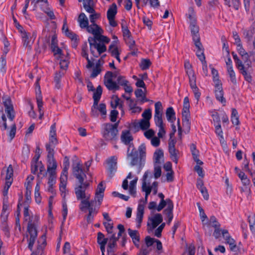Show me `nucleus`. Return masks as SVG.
<instances>
[{"label":"nucleus","mask_w":255,"mask_h":255,"mask_svg":"<svg viewBox=\"0 0 255 255\" xmlns=\"http://www.w3.org/2000/svg\"><path fill=\"white\" fill-rule=\"evenodd\" d=\"M255 34V21L252 24L249 29H245L243 31L244 38L247 40V42L250 43L253 36Z\"/></svg>","instance_id":"nucleus-20"},{"label":"nucleus","mask_w":255,"mask_h":255,"mask_svg":"<svg viewBox=\"0 0 255 255\" xmlns=\"http://www.w3.org/2000/svg\"><path fill=\"white\" fill-rule=\"evenodd\" d=\"M117 13V5L116 3H114L111 5H110L107 13V18L109 21V24L113 27H116L117 25V23L115 20Z\"/></svg>","instance_id":"nucleus-10"},{"label":"nucleus","mask_w":255,"mask_h":255,"mask_svg":"<svg viewBox=\"0 0 255 255\" xmlns=\"http://www.w3.org/2000/svg\"><path fill=\"white\" fill-rule=\"evenodd\" d=\"M175 113L172 107H169L167 109L166 112V116L167 120L171 123H173L175 120Z\"/></svg>","instance_id":"nucleus-37"},{"label":"nucleus","mask_w":255,"mask_h":255,"mask_svg":"<svg viewBox=\"0 0 255 255\" xmlns=\"http://www.w3.org/2000/svg\"><path fill=\"white\" fill-rule=\"evenodd\" d=\"M53 145L50 144H47L46 145V150L48 152L47 158H54V150L52 147Z\"/></svg>","instance_id":"nucleus-59"},{"label":"nucleus","mask_w":255,"mask_h":255,"mask_svg":"<svg viewBox=\"0 0 255 255\" xmlns=\"http://www.w3.org/2000/svg\"><path fill=\"white\" fill-rule=\"evenodd\" d=\"M227 73L230 77V79L231 82L234 84H237V79L236 77L235 72L233 69V68H230L229 69H227Z\"/></svg>","instance_id":"nucleus-46"},{"label":"nucleus","mask_w":255,"mask_h":255,"mask_svg":"<svg viewBox=\"0 0 255 255\" xmlns=\"http://www.w3.org/2000/svg\"><path fill=\"white\" fill-rule=\"evenodd\" d=\"M94 110H98L101 113L102 116L105 117L107 114L106 107L105 104L101 103L99 105H98V107H97L96 108H94V107H93L92 110V114L94 116H95L94 114Z\"/></svg>","instance_id":"nucleus-43"},{"label":"nucleus","mask_w":255,"mask_h":255,"mask_svg":"<svg viewBox=\"0 0 255 255\" xmlns=\"http://www.w3.org/2000/svg\"><path fill=\"white\" fill-rule=\"evenodd\" d=\"M49 174L48 184L53 185L55 184L56 178V172L48 173Z\"/></svg>","instance_id":"nucleus-57"},{"label":"nucleus","mask_w":255,"mask_h":255,"mask_svg":"<svg viewBox=\"0 0 255 255\" xmlns=\"http://www.w3.org/2000/svg\"><path fill=\"white\" fill-rule=\"evenodd\" d=\"M24 218L25 221H28L27 233L23 240L26 238L28 243V248L32 251L33 245L37 237V230L36 224L38 222V217L37 216H30L28 210V205H24Z\"/></svg>","instance_id":"nucleus-2"},{"label":"nucleus","mask_w":255,"mask_h":255,"mask_svg":"<svg viewBox=\"0 0 255 255\" xmlns=\"http://www.w3.org/2000/svg\"><path fill=\"white\" fill-rule=\"evenodd\" d=\"M86 206V207L83 209H80L84 212H86L87 211H88L89 213L86 217V220L88 223H91L93 220L94 215L98 213L100 206H98V205L96 204V201H92L91 204Z\"/></svg>","instance_id":"nucleus-6"},{"label":"nucleus","mask_w":255,"mask_h":255,"mask_svg":"<svg viewBox=\"0 0 255 255\" xmlns=\"http://www.w3.org/2000/svg\"><path fill=\"white\" fill-rule=\"evenodd\" d=\"M102 94V88L101 86H98L96 89L95 92H94L93 94V99H94V104L93 107L94 108H96L98 107V102L101 98V95Z\"/></svg>","instance_id":"nucleus-28"},{"label":"nucleus","mask_w":255,"mask_h":255,"mask_svg":"<svg viewBox=\"0 0 255 255\" xmlns=\"http://www.w3.org/2000/svg\"><path fill=\"white\" fill-rule=\"evenodd\" d=\"M137 155V151L134 148L132 144L128 145L127 150V158H129L130 157Z\"/></svg>","instance_id":"nucleus-44"},{"label":"nucleus","mask_w":255,"mask_h":255,"mask_svg":"<svg viewBox=\"0 0 255 255\" xmlns=\"http://www.w3.org/2000/svg\"><path fill=\"white\" fill-rule=\"evenodd\" d=\"M36 90V99L37 101V107L38 108H42V97L41 94L40 86L39 85H37Z\"/></svg>","instance_id":"nucleus-40"},{"label":"nucleus","mask_w":255,"mask_h":255,"mask_svg":"<svg viewBox=\"0 0 255 255\" xmlns=\"http://www.w3.org/2000/svg\"><path fill=\"white\" fill-rule=\"evenodd\" d=\"M118 158L115 156H111L107 159V162L108 164V172L111 177H112L113 173L116 171L117 167Z\"/></svg>","instance_id":"nucleus-17"},{"label":"nucleus","mask_w":255,"mask_h":255,"mask_svg":"<svg viewBox=\"0 0 255 255\" xmlns=\"http://www.w3.org/2000/svg\"><path fill=\"white\" fill-rule=\"evenodd\" d=\"M72 170L74 175L79 182H82L84 181L86 175L83 172L82 166L80 162H77L74 163L72 165Z\"/></svg>","instance_id":"nucleus-9"},{"label":"nucleus","mask_w":255,"mask_h":255,"mask_svg":"<svg viewBox=\"0 0 255 255\" xmlns=\"http://www.w3.org/2000/svg\"><path fill=\"white\" fill-rule=\"evenodd\" d=\"M2 174L5 172V185L3 189V194L4 196L7 195L8 190L13 181V170L11 165H9L6 169L3 168Z\"/></svg>","instance_id":"nucleus-5"},{"label":"nucleus","mask_w":255,"mask_h":255,"mask_svg":"<svg viewBox=\"0 0 255 255\" xmlns=\"http://www.w3.org/2000/svg\"><path fill=\"white\" fill-rule=\"evenodd\" d=\"M83 7L87 12L93 13L95 9L93 8V1L92 0H83Z\"/></svg>","instance_id":"nucleus-34"},{"label":"nucleus","mask_w":255,"mask_h":255,"mask_svg":"<svg viewBox=\"0 0 255 255\" xmlns=\"http://www.w3.org/2000/svg\"><path fill=\"white\" fill-rule=\"evenodd\" d=\"M194 44L197 49L196 51V55L199 59L201 61V62L206 61L205 56L204 54V48L202 43L200 42H198L194 43Z\"/></svg>","instance_id":"nucleus-24"},{"label":"nucleus","mask_w":255,"mask_h":255,"mask_svg":"<svg viewBox=\"0 0 255 255\" xmlns=\"http://www.w3.org/2000/svg\"><path fill=\"white\" fill-rule=\"evenodd\" d=\"M163 156V151L160 149L156 150L154 153V158L155 163H160V159Z\"/></svg>","instance_id":"nucleus-47"},{"label":"nucleus","mask_w":255,"mask_h":255,"mask_svg":"<svg viewBox=\"0 0 255 255\" xmlns=\"http://www.w3.org/2000/svg\"><path fill=\"white\" fill-rule=\"evenodd\" d=\"M57 165V162L54 158H47V172L52 173L56 172Z\"/></svg>","instance_id":"nucleus-26"},{"label":"nucleus","mask_w":255,"mask_h":255,"mask_svg":"<svg viewBox=\"0 0 255 255\" xmlns=\"http://www.w3.org/2000/svg\"><path fill=\"white\" fill-rule=\"evenodd\" d=\"M237 46V50L239 54L242 56V59L244 61V63L246 64L248 63V61H251L249 59V55L243 47L242 44Z\"/></svg>","instance_id":"nucleus-31"},{"label":"nucleus","mask_w":255,"mask_h":255,"mask_svg":"<svg viewBox=\"0 0 255 255\" xmlns=\"http://www.w3.org/2000/svg\"><path fill=\"white\" fill-rule=\"evenodd\" d=\"M226 243L229 245L230 250L232 251L236 252L237 251V246L235 244V241L233 239H228V240L226 241Z\"/></svg>","instance_id":"nucleus-60"},{"label":"nucleus","mask_w":255,"mask_h":255,"mask_svg":"<svg viewBox=\"0 0 255 255\" xmlns=\"http://www.w3.org/2000/svg\"><path fill=\"white\" fill-rule=\"evenodd\" d=\"M166 206H167V207L163 211V213L167 217H173V210L174 205L173 202L172 201H169L168 204Z\"/></svg>","instance_id":"nucleus-36"},{"label":"nucleus","mask_w":255,"mask_h":255,"mask_svg":"<svg viewBox=\"0 0 255 255\" xmlns=\"http://www.w3.org/2000/svg\"><path fill=\"white\" fill-rule=\"evenodd\" d=\"M158 196L161 199V201L158 206L156 207V210L158 211H160L166 206L167 204H168L169 201L172 200L169 198L164 200V196L162 193H159Z\"/></svg>","instance_id":"nucleus-33"},{"label":"nucleus","mask_w":255,"mask_h":255,"mask_svg":"<svg viewBox=\"0 0 255 255\" xmlns=\"http://www.w3.org/2000/svg\"><path fill=\"white\" fill-rule=\"evenodd\" d=\"M163 220L160 214H156L153 217L149 218L147 226H150L151 229L155 228Z\"/></svg>","instance_id":"nucleus-16"},{"label":"nucleus","mask_w":255,"mask_h":255,"mask_svg":"<svg viewBox=\"0 0 255 255\" xmlns=\"http://www.w3.org/2000/svg\"><path fill=\"white\" fill-rule=\"evenodd\" d=\"M116 41H113L110 45L108 49L109 52L113 56L118 54H120L121 50L118 47L117 44H115Z\"/></svg>","instance_id":"nucleus-38"},{"label":"nucleus","mask_w":255,"mask_h":255,"mask_svg":"<svg viewBox=\"0 0 255 255\" xmlns=\"http://www.w3.org/2000/svg\"><path fill=\"white\" fill-rule=\"evenodd\" d=\"M2 101L5 108V112L6 113L8 119L10 121H12L14 118V112L11 99L8 96H4L2 97Z\"/></svg>","instance_id":"nucleus-8"},{"label":"nucleus","mask_w":255,"mask_h":255,"mask_svg":"<svg viewBox=\"0 0 255 255\" xmlns=\"http://www.w3.org/2000/svg\"><path fill=\"white\" fill-rule=\"evenodd\" d=\"M138 152L140 160L143 159L146 156V146L144 143L141 144L138 148Z\"/></svg>","instance_id":"nucleus-51"},{"label":"nucleus","mask_w":255,"mask_h":255,"mask_svg":"<svg viewBox=\"0 0 255 255\" xmlns=\"http://www.w3.org/2000/svg\"><path fill=\"white\" fill-rule=\"evenodd\" d=\"M161 174V167L158 165H155L154 168V176L155 179L159 178Z\"/></svg>","instance_id":"nucleus-64"},{"label":"nucleus","mask_w":255,"mask_h":255,"mask_svg":"<svg viewBox=\"0 0 255 255\" xmlns=\"http://www.w3.org/2000/svg\"><path fill=\"white\" fill-rule=\"evenodd\" d=\"M187 15L189 18L190 24L196 23L195 13L193 7H190L189 8L188 13Z\"/></svg>","instance_id":"nucleus-42"},{"label":"nucleus","mask_w":255,"mask_h":255,"mask_svg":"<svg viewBox=\"0 0 255 255\" xmlns=\"http://www.w3.org/2000/svg\"><path fill=\"white\" fill-rule=\"evenodd\" d=\"M78 22H79L80 27L81 28H86L87 31L89 33V28L91 27H92L94 29L95 27H93L92 25L93 24H91L89 25V20L87 17L86 16L85 14L83 12L81 13L79 17L78 18ZM94 25H97L96 24H94Z\"/></svg>","instance_id":"nucleus-15"},{"label":"nucleus","mask_w":255,"mask_h":255,"mask_svg":"<svg viewBox=\"0 0 255 255\" xmlns=\"http://www.w3.org/2000/svg\"><path fill=\"white\" fill-rule=\"evenodd\" d=\"M95 27L94 29L92 27L89 28V33H92L93 37H89L88 41L90 44L91 54L95 57H98L102 53L107 51L105 44L110 41V39L102 35L104 30L98 25H93Z\"/></svg>","instance_id":"nucleus-1"},{"label":"nucleus","mask_w":255,"mask_h":255,"mask_svg":"<svg viewBox=\"0 0 255 255\" xmlns=\"http://www.w3.org/2000/svg\"><path fill=\"white\" fill-rule=\"evenodd\" d=\"M248 221L251 230L253 232H255V216L254 215L249 216Z\"/></svg>","instance_id":"nucleus-55"},{"label":"nucleus","mask_w":255,"mask_h":255,"mask_svg":"<svg viewBox=\"0 0 255 255\" xmlns=\"http://www.w3.org/2000/svg\"><path fill=\"white\" fill-rule=\"evenodd\" d=\"M176 141L174 139L171 138L169 140L168 142V150L170 153V158L173 162L175 163L178 162V151L175 149Z\"/></svg>","instance_id":"nucleus-12"},{"label":"nucleus","mask_w":255,"mask_h":255,"mask_svg":"<svg viewBox=\"0 0 255 255\" xmlns=\"http://www.w3.org/2000/svg\"><path fill=\"white\" fill-rule=\"evenodd\" d=\"M149 173V172L148 171H146L144 173V174L142 177V182L141 189H142V191L143 192H145L146 190H148V191L152 190V189L153 187H150L149 182H147V178L148 177Z\"/></svg>","instance_id":"nucleus-29"},{"label":"nucleus","mask_w":255,"mask_h":255,"mask_svg":"<svg viewBox=\"0 0 255 255\" xmlns=\"http://www.w3.org/2000/svg\"><path fill=\"white\" fill-rule=\"evenodd\" d=\"M211 72L213 75V79L215 85L222 84L219 79L218 72L214 68L211 67Z\"/></svg>","instance_id":"nucleus-45"},{"label":"nucleus","mask_w":255,"mask_h":255,"mask_svg":"<svg viewBox=\"0 0 255 255\" xmlns=\"http://www.w3.org/2000/svg\"><path fill=\"white\" fill-rule=\"evenodd\" d=\"M121 140L125 144H130V142L133 140V138L129 131L124 130L122 131Z\"/></svg>","instance_id":"nucleus-30"},{"label":"nucleus","mask_w":255,"mask_h":255,"mask_svg":"<svg viewBox=\"0 0 255 255\" xmlns=\"http://www.w3.org/2000/svg\"><path fill=\"white\" fill-rule=\"evenodd\" d=\"M142 1L145 5L149 2L150 6L154 8H158L160 5L158 0H142Z\"/></svg>","instance_id":"nucleus-52"},{"label":"nucleus","mask_w":255,"mask_h":255,"mask_svg":"<svg viewBox=\"0 0 255 255\" xmlns=\"http://www.w3.org/2000/svg\"><path fill=\"white\" fill-rule=\"evenodd\" d=\"M127 43L130 49L132 51L131 53L132 55H135L136 48L135 46V41L131 38L128 39H126Z\"/></svg>","instance_id":"nucleus-49"},{"label":"nucleus","mask_w":255,"mask_h":255,"mask_svg":"<svg viewBox=\"0 0 255 255\" xmlns=\"http://www.w3.org/2000/svg\"><path fill=\"white\" fill-rule=\"evenodd\" d=\"M103 224L106 228V230L109 234H113V223L112 221L110 222H104Z\"/></svg>","instance_id":"nucleus-54"},{"label":"nucleus","mask_w":255,"mask_h":255,"mask_svg":"<svg viewBox=\"0 0 255 255\" xmlns=\"http://www.w3.org/2000/svg\"><path fill=\"white\" fill-rule=\"evenodd\" d=\"M144 214V205L141 203L138 204L136 213V221L137 223L136 225L138 228L141 226Z\"/></svg>","instance_id":"nucleus-22"},{"label":"nucleus","mask_w":255,"mask_h":255,"mask_svg":"<svg viewBox=\"0 0 255 255\" xmlns=\"http://www.w3.org/2000/svg\"><path fill=\"white\" fill-rule=\"evenodd\" d=\"M115 79L113 77V72L108 71L104 77V84L106 87L109 90H118L120 89V87L118 84L113 81Z\"/></svg>","instance_id":"nucleus-7"},{"label":"nucleus","mask_w":255,"mask_h":255,"mask_svg":"<svg viewBox=\"0 0 255 255\" xmlns=\"http://www.w3.org/2000/svg\"><path fill=\"white\" fill-rule=\"evenodd\" d=\"M118 123L115 124L106 123L103 125L102 135L106 141H113L117 139Z\"/></svg>","instance_id":"nucleus-4"},{"label":"nucleus","mask_w":255,"mask_h":255,"mask_svg":"<svg viewBox=\"0 0 255 255\" xmlns=\"http://www.w3.org/2000/svg\"><path fill=\"white\" fill-rule=\"evenodd\" d=\"M189 80L190 87L192 90L194 94V97L198 103L200 99L201 93L199 92V90L196 85V78L192 77L190 79H189Z\"/></svg>","instance_id":"nucleus-19"},{"label":"nucleus","mask_w":255,"mask_h":255,"mask_svg":"<svg viewBox=\"0 0 255 255\" xmlns=\"http://www.w3.org/2000/svg\"><path fill=\"white\" fill-rule=\"evenodd\" d=\"M215 95L216 99L222 103H225L226 100L224 98V93L222 88V84L215 85Z\"/></svg>","instance_id":"nucleus-21"},{"label":"nucleus","mask_w":255,"mask_h":255,"mask_svg":"<svg viewBox=\"0 0 255 255\" xmlns=\"http://www.w3.org/2000/svg\"><path fill=\"white\" fill-rule=\"evenodd\" d=\"M189 108L190 104L189 99L187 97H186L184 99L182 113H190Z\"/></svg>","instance_id":"nucleus-56"},{"label":"nucleus","mask_w":255,"mask_h":255,"mask_svg":"<svg viewBox=\"0 0 255 255\" xmlns=\"http://www.w3.org/2000/svg\"><path fill=\"white\" fill-rule=\"evenodd\" d=\"M122 29L123 31V36L125 39H128L131 38V33L130 31L128 30V27L124 25L123 23L122 24Z\"/></svg>","instance_id":"nucleus-50"},{"label":"nucleus","mask_w":255,"mask_h":255,"mask_svg":"<svg viewBox=\"0 0 255 255\" xmlns=\"http://www.w3.org/2000/svg\"><path fill=\"white\" fill-rule=\"evenodd\" d=\"M190 29L194 43L200 42V38L199 35V27L196 24H190Z\"/></svg>","instance_id":"nucleus-27"},{"label":"nucleus","mask_w":255,"mask_h":255,"mask_svg":"<svg viewBox=\"0 0 255 255\" xmlns=\"http://www.w3.org/2000/svg\"><path fill=\"white\" fill-rule=\"evenodd\" d=\"M21 34L23 46L27 48L28 50L30 51L33 41H31V38H29V34L25 31L21 33Z\"/></svg>","instance_id":"nucleus-23"},{"label":"nucleus","mask_w":255,"mask_h":255,"mask_svg":"<svg viewBox=\"0 0 255 255\" xmlns=\"http://www.w3.org/2000/svg\"><path fill=\"white\" fill-rule=\"evenodd\" d=\"M34 177L33 176L30 175L27 177L26 179V181L25 183L26 190H31L32 188L31 183Z\"/></svg>","instance_id":"nucleus-62"},{"label":"nucleus","mask_w":255,"mask_h":255,"mask_svg":"<svg viewBox=\"0 0 255 255\" xmlns=\"http://www.w3.org/2000/svg\"><path fill=\"white\" fill-rule=\"evenodd\" d=\"M141 129H147L150 126L149 121L147 120L142 119L139 123Z\"/></svg>","instance_id":"nucleus-58"},{"label":"nucleus","mask_w":255,"mask_h":255,"mask_svg":"<svg viewBox=\"0 0 255 255\" xmlns=\"http://www.w3.org/2000/svg\"><path fill=\"white\" fill-rule=\"evenodd\" d=\"M238 69L247 81L250 82L252 81V76L251 75V72L252 71L251 61H248V63H246L245 66L243 65L238 68Z\"/></svg>","instance_id":"nucleus-11"},{"label":"nucleus","mask_w":255,"mask_h":255,"mask_svg":"<svg viewBox=\"0 0 255 255\" xmlns=\"http://www.w3.org/2000/svg\"><path fill=\"white\" fill-rule=\"evenodd\" d=\"M65 72L63 71H59L58 72L55 73L54 77V82L55 83V87L57 89H60L61 87L60 79L61 77L64 75Z\"/></svg>","instance_id":"nucleus-41"},{"label":"nucleus","mask_w":255,"mask_h":255,"mask_svg":"<svg viewBox=\"0 0 255 255\" xmlns=\"http://www.w3.org/2000/svg\"><path fill=\"white\" fill-rule=\"evenodd\" d=\"M52 52L54 53V56L57 58H60L62 57V50L60 49L58 46L56 47H54L53 48L51 49Z\"/></svg>","instance_id":"nucleus-61"},{"label":"nucleus","mask_w":255,"mask_h":255,"mask_svg":"<svg viewBox=\"0 0 255 255\" xmlns=\"http://www.w3.org/2000/svg\"><path fill=\"white\" fill-rule=\"evenodd\" d=\"M146 91H143L141 89H137L135 91V95L136 97L138 99L139 101H140L142 103H144L148 101V100L146 99L145 97V92Z\"/></svg>","instance_id":"nucleus-35"},{"label":"nucleus","mask_w":255,"mask_h":255,"mask_svg":"<svg viewBox=\"0 0 255 255\" xmlns=\"http://www.w3.org/2000/svg\"><path fill=\"white\" fill-rule=\"evenodd\" d=\"M105 189V188L103 186V182H101L98 185L94 199L92 200V201H96V204L98 206H100L102 203Z\"/></svg>","instance_id":"nucleus-13"},{"label":"nucleus","mask_w":255,"mask_h":255,"mask_svg":"<svg viewBox=\"0 0 255 255\" xmlns=\"http://www.w3.org/2000/svg\"><path fill=\"white\" fill-rule=\"evenodd\" d=\"M163 108L160 102L155 104L154 120L156 124L161 125Z\"/></svg>","instance_id":"nucleus-14"},{"label":"nucleus","mask_w":255,"mask_h":255,"mask_svg":"<svg viewBox=\"0 0 255 255\" xmlns=\"http://www.w3.org/2000/svg\"><path fill=\"white\" fill-rule=\"evenodd\" d=\"M184 67L186 69V73L188 76L189 79H190L192 77H196L194 72L192 68V66L189 61L185 62Z\"/></svg>","instance_id":"nucleus-39"},{"label":"nucleus","mask_w":255,"mask_h":255,"mask_svg":"<svg viewBox=\"0 0 255 255\" xmlns=\"http://www.w3.org/2000/svg\"><path fill=\"white\" fill-rule=\"evenodd\" d=\"M46 238L45 235H43L38 239L37 241V247L36 252H32L31 255H37L42 253L46 245Z\"/></svg>","instance_id":"nucleus-18"},{"label":"nucleus","mask_w":255,"mask_h":255,"mask_svg":"<svg viewBox=\"0 0 255 255\" xmlns=\"http://www.w3.org/2000/svg\"><path fill=\"white\" fill-rule=\"evenodd\" d=\"M151 62L149 59H143L141 61L140 66L142 70H145L149 68Z\"/></svg>","instance_id":"nucleus-63"},{"label":"nucleus","mask_w":255,"mask_h":255,"mask_svg":"<svg viewBox=\"0 0 255 255\" xmlns=\"http://www.w3.org/2000/svg\"><path fill=\"white\" fill-rule=\"evenodd\" d=\"M108 238H105V235L99 232L97 235V243L100 246V249L102 248L103 250L105 248V246L108 243Z\"/></svg>","instance_id":"nucleus-32"},{"label":"nucleus","mask_w":255,"mask_h":255,"mask_svg":"<svg viewBox=\"0 0 255 255\" xmlns=\"http://www.w3.org/2000/svg\"><path fill=\"white\" fill-rule=\"evenodd\" d=\"M80 185L75 188V193L78 200H80L79 209H83L87 205L91 204V194L88 192V189L89 183L87 181L79 182Z\"/></svg>","instance_id":"nucleus-3"},{"label":"nucleus","mask_w":255,"mask_h":255,"mask_svg":"<svg viewBox=\"0 0 255 255\" xmlns=\"http://www.w3.org/2000/svg\"><path fill=\"white\" fill-rule=\"evenodd\" d=\"M118 241V238L116 237L115 234H112L109 237L108 245L107 251L108 252H113V249L117 246V242Z\"/></svg>","instance_id":"nucleus-25"},{"label":"nucleus","mask_w":255,"mask_h":255,"mask_svg":"<svg viewBox=\"0 0 255 255\" xmlns=\"http://www.w3.org/2000/svg\"><path fill=\"white\" fill-rule=\"evenodd\" d=\"M111 107L113 109L119 107V108L122 110L123 109V103L120 102V99L118 96H116L114 101L111 102Z\"/></svg>","instance_id":"nucleus-48"},{"label":"nucleus","mask_w":255,"mask_h":255,"mask_svg":"<svg viewBox=\"0 0 255 255\" xmlns=\"http://www.w3.org/2000/svg\"><path fill=\"white\" fill-rule=\"evenodd\" d=\"M128 233L130 238L133 240L137 241V239H139V236L138 232L136 230H132L130 229L128 230Z\"/></svg>","instance_id":"nucleus-53"}]
</instances>
